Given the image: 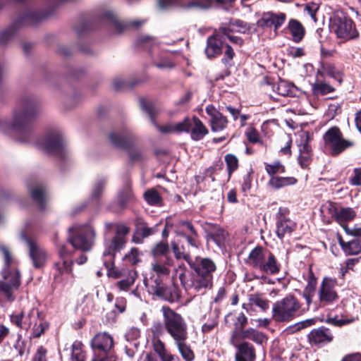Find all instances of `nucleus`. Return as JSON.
I'll return each instance as SVG.
<instances>
[{
  "instance_id": "60",
  "label": "nucleus",
  "mask_w": 361,
  "mask_h": 361,
  "mask_svg": "<svg viewBox=\"0 0 361 361\" xmlns=\"http://www.w3.org/2000/svg\"><path fill=\"white\" fill-rule=\"evenodd\" d=\"M319 9L318 4L315 3H309L307 4L305 6V11L310 16V17L314 20L315 22L317 20L316 19V13Z\"/></svg>"
},
{
  "instance_id": "19",
  "label": "nucleus",
  "mask_w": 361,
  "mask_h": 361,
  "mask_svg": "<svg viewBox=\"0 0 361 361\" xmlns=\"http://www.w3.org/2000/svg\"><path fill=\"white\" fill-rule=\"evenodd\" d=\"M38 317V312L34 308L26 312L23 310L20 313L11 315V322L18 328L27 329Z\"/></svg>"
},
{
  "instance_id": "17",
  "label": "nucleus",
  "mask_w": 361,
  "mask_h": 361,
  "mask_svg": "<svg viewBox=\"0 0 361 361\" xmlns=\"http://www.w3.org/2000/svg\"><path fill=\"white\" fill-rule=\"evenodd\" d=\"M59 260L54 264L56 274L55 280L62 281V276L68 274L72 271L73 260L71 257V252L66 249V246L61 245L59 250Z\"/></svg>"
},
{
  "instance_id": "64",
  "label": "nucleus",
  "mask_w": 361,
  "mask_h": 361,
  "mask_svg": "<svg viewBox=\"0 0 361 361\" xmlns=\"http://www.w3.org/2000/svg\"><path fill=\"white\" fill-rule=\"evenodd\" d=\"M46 355L47 350L43 346H39L33 357L32 361H47Z\"/></svg>"
},
{
  "instance_id": "14",
  "label": "nucleus",
  "mask_w": 361,
  "mask_h": 361,
  "mask_svg": "<svg viewBox=\"0 0 361 361\" xmlns=\"http://www.w3.org/2000/svg\"><path fill=\"white\" fill-rule=\"evenodd\" d=\"M193 269L191 273H186L182 271L179 274V279L181 284L187 288H194L200 290L203 286V259L198 261V264H190Z\"/></svg>"
},
{
  "instance_id": "44",
  "label": "nucleus",
  "mask_w": 361,
  "mask_h": 361,
  "mask_svg": "<svg viewBox=\"0 0 361 361\" xmlns=\"http://www.w3.org/2000/svg\"><path fill=\"white\" fill-rule=\"evenodd\" d=\"M150 288L152 293L156 295L160 298H166L167 288L163 283L161 276H157L153 280V284H152Z\"/></svg>"
},
{
  "instance_id": "5",
  "label": "nucleus",
  "mask_w": 361,
  "mask_h": 361,
  "mask_svg": "<svg viewBox=\"0 0 361 361\" xmlns=\"http://www.w3.org/2000/svg\"><path fill=\"white\" fill-rule=\"evenodd\" d=\"M302 305L293 295H288L272 306V319L276 322H290L301 314Z\"/></svg>"
},
{
  "instance_id": "29",
  "label": "nucleus",
  "mask_w": 361,
  "mask_h": 361,
  "mask_svg": "<svg viewBox=\"0 0 361 361\" xmlns=\"http://www.w3.org/2000/svg\"><path fill=\"white\" fill-rule=\"evenodd\" d=\"M233 333H237L238 341L241 339H250L257 343L262 344L265 340V336L262 333L252 328L243 329L240 332L234 331Z\"/></svg>"
},
{
  "instance_id": "3",
  "label": "nucleus",
  "mask_w": 361,
  "mask_h": 361,
  "mask_svg": "<svg viewBox=\"0 0 361 361\" xmlns=\"http://www.w3.org/2000/svg\"><path fill=\"white\" fill-rule=\"evenodd\" d=\"M140 106L151 120L154 126L163 133H173L190 132L191 137L195 140H200L203 137V126L202 121L197 117L185 118L182 122L176 124L159 126L155 122V115L158 113V108L153 102L145 99H140Z\"/></svg>"
},
{
  "instance_id": "27",
  "label": "nucleus",
  "mask_w": 361,
  "mask_h": 361,
  "mask_svg": "<svg viewBox=\"0 0 361 361\" xmlns=\"http://www.w3.org/2000/svg\"><path fill=\"white\" fill-rule=\"evenodd\" d=\"M316 75L317 77L322 78H324L325 75H329L337 80L339 83L343 80L339 71L336 69L335 66L333 64L326 62L321 63L320 66L317 71Z\"/></svg>"
},
{
  "instance_id": "42",
  "label": "nucleus",
  "mask_w": 361,
  "mask_h": 361,
  "mask_svg": "<svg viewBox=\"0 0 361 361\" xmlns=\"http://www.w3.org/2000/svg\"><path fill=\"white\" fill-rule=\"evenodd\" d=\"M133 195L131 192L130 186L127 184L118 194L117 203L118 206L123 209L126 204L133 200Z\"/></svg>"
},
{
  "instance_id": "30",
  "label": "nucleus",
  "mask_w": 361,
  "mask_h": 361,
  "mask_svg": "<svg viewBox=\"0 0 361 361\" xmlns=\"http://www.w3.org/2000/svg\"><path fill=\"white\" fill-rule=\"evenodd\" d=\"M315 82L312 85V94L314 96H323L334 92L335 88L325 82L322 78L315 76Z\"/></svg>"
},
{
  "instance_id": "15",
  "label": "nucleus",
  "mask_w": 361,
  "mask_h": 361,
  "mask_svg": "<svg viewBox=\"0 0 361 361\" xmlns=\"http://www.w3.org/2000/svg\"><path fill=\"white\" fill-rule=\"evenodd\" d=\"M337 281L335 279L324 277L318 290L319 304L324 307L331 305L338 300V295L336 291Z\"/></svg>"
},
{
  "instance_id": "39",
  "label": "nucleus",
  "mask_w": 361,
  "mask_h": 361,
  "mask_svg": "<svg viewBox=\"0 0 361 361\" xmlns=\"http://www.w3.org/2000/svg\"><path fill=\"white\" fill-rule=\"evenodd\" d=\"M216 270V264L209 258H204V288L212 287L213 273Z\"/></svg>"
},
{
  "instance_id": "46",
  "label": "nucleus",
  "mask_w": 361,
  "mask_h": 361,
  "mask_svg": "<svg viewBox=\"0 0 361 361\" xmlns=\"http://www.w3.org/2000/svg\"><path fill=\"white\" fill-rule=\"evenodd\" d=\"M107 183V179L106 178H100L95 180L91 193V197L92 199L99 198L106 187Z\"/></svg>"
},
{
  "instance_id": "40",
  "label": "nucleus",
  "mask_w": 361,
  "mask_h": 361,
  "mask_svg": "<svg viewBox=\"0 0 361 361\" xmlns=\"http://www.w3.org/2000/svg\"><path fill=\"white\" fill-rule=\"evenodd\" d=\"M288 28L295 42H300L304 37L305 28L298 20L291 19L288 23Z\"/></svg>"
},
{
  "instance_id": "26",
  "label": "nucleus",
  "mask_w": 361,
  "mask_h": 361,
  "mask_svg": "<svg viewBox=\"0 0 361 361\" xmlns=\"http://www.w3.org/2000/svg\"><path fill=\"white\" fill-rule=\"evenodd\" d=\"M267 274H276L280 271V264L276 259L274 255L270 251L267 255L266 258L262 264L259 269Z\"/></svg>"
},
{
  "instance_id": "38",
  "label": "nucleus",
  "mask_w": 361,
  "mask_h": 361,
  "mask_svg": "<svg viewBox=\"0 0 361 361\" xmlns=\"http://www.w3.org/2000/svg\"><path fill=\"white\" fill-rule=\"evenodd\" d=\"M297 180L294 177L273 176L270 178L268 185L274 189H279L286 186L295 184Z\"/></svg>"
},
{
  "instance_id": "41",
  "label": "nucleus",
  "mask_w": 361,
  "mask_h": 361,
  "mask_svg": "<svg viewBox=\"0 0 361 361\" xmlns=\"http://www.w3.org/2000/svg\"><path fill=\"white\" fill-rule=\"evenodd\" d=\"M143 196L145 200L149 205L158 207L162 205V198L154 188H150L146 190Z\"/></svg>"
},
{
  "instance_id": "10",
  "label": "nucleus",
  "mask_w": 361,
  "mask_h": 361,
  "mask_svg": "<svg viewBox=\"0 0 361 361\" xmlns=\"http://www.w3.org/2000/svg\"><path fill=\"white\" fill-rule=\"evenodd\" d=\"M39 146L49 154L63 159L66 153V141L63 133L57 129L47 132L43 139L39 142Z\"/></svg>"
},
{
  "instance_id": "33",
  "label": "nucleus",
  "mask_w": 361,
  "mask_h": 361,
  "mask_svg": "<svg viewBox=\"0 0 361 361\" xmlns=\"http://www.w3.org/2000/svg\"><path fill=\"white\" fill-rule=\"evenodd\" d=\"M295 224L290 219L279 218L276 223V235L279 238H283L290 235L294 230Z\"/></svg>"
},
{
  "instance_id": "43",
  "label": "nucleus",
  "mask_w": 361,
  "mask_h": 361,
  "mask_svg": "<svg viewBox=\"0 0 361 361\" xmlns=\"http://www.w3.org/2000/svg\"><path fill=\"white\" fill-rule=\"evenodd\" d=\"M185 340L186 339H182L180 341H176L175 342L182 357L185 361H192L195 358V355L190 348L185 343Z\"/></svg>"
},
{
  "instance_id": "13",
  "label": "nucleus",
  "mask_w": 361,
  "mask_h": 361,
  "mask_svg": "<svg viewBox=\"0 0 361 361\" xmlns=\"http://www.w3.org/2000/svg\"><path fill=\"white\" fill-rule=\"evenodd\" d=\"M326 147L331 150L332 155H338L347 148L353 145V142L342 137L340 130L336 127L331 128L324 135Z\"/></svg>"
},
{
  "instance_id": "63",
  "label": "nucleus",
  "mask_w": 361,
  "mask_h": 361,
  "mask_svg": "<svg viewBox=\"0 0 361 361\" xmlns=\"http://www.w3.org/2000/svg\"><path fill=\"white\" fill-rule=\"evenodd\" d=\"M312 154H300L298 162L302 168H306L311 162Z\"/></svg>"
},
{
  "instance_id": "34",
  "label": "nucleus",
  "mask_w": 361,
  "mask_h": 361,
  "mask_svg": "<svg viewBox=\"0 0 361 361\" xmlns=\"http://www.w3.org/2000/svg\"><path fill=\"white\" fill-rule=\"evenodd\" d=\"M32 200L37 204L40 209L45 208V203L47 201V190L42 185H35L31 190Z\"/></svg>"
},
{
  "instance_id": "20",
  "label": "nucleus",
  "mask_w": 361,
  "mask_h": 361,
  "mask_svg": "<svg viewBox=\"0 0 361 361\" xmlns=\"http://www.w3.org/2000/svg\"><path fill=\"white\" fill-rule=\"evenodd\" d=\"M207 114L209 118V121L212 130L218 132L224 130L227 125V118L222 115L214 106L209 105L206 108Z\"/></svg>"
},
{
  "instance_id": "58",
  "label": "nucleus",
  "mask_w": 361,
  "mask_h": 361,
  "mask_svg": "<svg viewBox=\"0 0 361 361\" xmlns=\"http://www.w3.org/2000/svg\"><path fill=\"white\" fill-rule=\"evenodd\" d=\"M169 252V245L167 243L161 242L157 243L152 250L154 256L163 255Z\"/></svg>"
},
{
  "instance_id": "31",
  "label": "nucleus",
  "mask_w": 361,
  "mask_h": 361,
  "mask_svg": "<svg viewBox=\"0 0 361 361\" xmlns=\"http://www.w3.org/2000/svg\"><path fill=\"white\" fill-rule=\"evenodd\" d=\"M152 346L154 352L159 355L161 361H176L178 357L169 353L165 347V344L158 338L152 339Z\"/></svg>"
},
{
  "instance_id": "53",
  "label": "nucleus",
  "mask_w": 361,
  "mask_h": 361,
  "mask_svg": "<svg viewBox=\"0 0 361 361\" xmlns=\"http://www.w3.org/2000/svg\"><path fill=\"white\" fill-rule=\"evenodd\" d=\"M124 259L132 265L137 264L140 262V252L137 248L133 247L130 251L125 255Z\"/></svg>"
},
{
  "instance_id": "11",
  "label": "nucleus",
  "mask_w": 361,
  "mask_h": 361,
  "mask_svg": "<svg viewBox=\"0 0 361 361\" xmlns=\"http://www.w3.org/2000/svg\"><path fill=\"white\" fill-rule=\"evenodd\" d=\"M330 28L337 37L343 41L354 39L358 36L353 21L343 13L336 14L331 19Z\"/></svg>"
},
{
  "instance_id": "21",
  "label": "nucleus",
  "mask_w": 361,
  "mask_h": 361,
  "mask_svg": "<svg viewBox=\"0 0 361 361\" xmlns=\"http://www.w3.org/2000/svg\"><path fill=\"white\" fill-rule=\"evenodd\" d=\"M286 16L283 13H274L268 12L264 13L262 18L258 21V24L262 27H274L276 31L285 22Z\"/></svg>"
},
{
  "instance_id": "37",
  "label": "nucleus",
  "mask_w": 361,
  "mask_h": 361,
  "mask_svg": "<svg viewBox=\"0 0 361 361\" xmlns=\"http://www.w3.org/2000/svg\"><path fill=\"white\" fill-rule=\"evenodd\" d=\"M221 42L216 36L207 39V48L204 50L208 58H212L221 52Z\"/></svg>"
},
{
  "instance_id": "48",
  "label": "nucleus",
  "mask_w": 361,
  "mask_h": 361,
  "mask_svg": "<svg viewBox=\"0 0 361 361\" xmlns=\"http://www.w3.org/2000/svg\"><path fill=\"white\" fill-rule=\"evenodd\" d=\"M265 171L271 177L275 176L277 173H283L286 171L285 166L279 161H274L271 164L265 163Z\"/></svg>"
},
{
  "instance_id": "45",
  "label": "nucleus",
  "mask_w": 361,
  "mask_h": 361,
  "mask_svg": "<svg viewBox=\"0 0 361 361\" xmlns=\"http://www.w3.org/2000/svg\"><path fill=\"white\" fill-rule=\"evenodd\" d=\"M85 353L80 342L75 341L72 345V352L70 361H85Z\"/></svg>"
},
{
  "instance_id": "22",
  "label": "nucleus",
  "mask_w": 361,
  "mask_h": 361,
  "mask_svg": "<svg viewBox=\"0 0 361 361\" xmlns=\"http://www.w3.org/2000/svg\"><path fill=\"white\" fill-rule=\"evenodd\" d=\"M204 231L207 233V240L214 242L217 246L221 247L226 240V232L216 226L208 224L204 227Z\"/></svg>"
},
{
  "instance_id": "25",
  "label": "nucleus",
  "mask_w": 361,
  "mask_h": 361,
  "mask_svg": "<svg viewBox=\"0 0 361 361\" xmlns=\"http://www.w3.org/2000/svg\"><path fill=\"white\" fill-rule=\"evenodd\" d=\"M333 336L329 329L319 328L313 329L309 334L310 343L314 344L324 343L331 341Z\"/></svg>"
},
{
  "instance_id": "16",
  "label": "nucleus",
  "mask_w": 361,
  "mask_h": 361,
  "mask_svg": "<svg viewBox=\"0 0 361 361\" xmlns=\"http://www.w3.org/2000/svg\"><path fill=\"white\" fill-rule=\"evenodd\" d=\"M21 238L26 243L29 255L35 268L43 267L47 260V252L37 241L25 235V233H21Z\"/></svg>"
},
{
  "instance_id": "61",
  "label": "nucleus",
  "mask_w": 361,
  "mask_h": 361,
  "mask_svg": "<svg viewBox=\"0 0 361 361\" xmlns=\"http://www.w3.org/2000/svg\"><path fill=\"white\" fill-rule=\"evenodd\" d=\"M247 322V319L245 315L240 312L237 317V322L235 323V331H238V332L241 331L244 329L245 326Z\"/></svg>"
},
{
  "instance_id": "8",
  "label": "nucleus",
  "mask_w": 361,
  "mask_h": 361,
  "mask_svg": "<svg viewBox=\"0 0 361 361\" xmlns=\"http://www.w3.org/2000/svg\"><path fill=\"white\" fill-rule=\"evenodd\" d=\"M44 18L40 13L28 10L20 14L16 20L14 24L6 30L0 32V44H6L14 37L17 27L35 25Z\"/></svg>"
},
{
  "instance_id": "24",
  "label": "nucleus",
  "mask_w": 361,
  "mask_h": 361,
  "mask_svg": "<svg viewBox=\"0 0 361 361\" xmlns=\"http://www.w3.org/2000/svg\"><path fill=\"white\" fill-rule=\"evenodd\" d=\"M269 251L261 247H255L249 254L247 264L255 269H259Z\"/></svg>"
},
{
  "instance_id": "7",
  "label": "nucleus",
  "mask_w": 361,
  "mask_h": 361,
  "mask_svg": "<svg viewBox=\"0 0 361 361\" xmlns=\"http://www.w3.org/2000/svg\"><path fill=\"white\" fill-rule=\"evenodd\" d=\"M94 352L92 361H116L117 357L114 351V340L106 332L96 334L91 341Z\"/></svg>"
},
{
  "instance_id": "62",
  "label": "nucleus",
  "mask_w": 361,
  "mask_h": 361,
  "mask_svg": "<svg viewBox=\"0 0 361 361\" xmlns=\"http://www.w3.org/2000/svg\"><path fill=\"white\" fill-rule=\"evenodd\" d=\"M154 64L159 69H171L174 67V63L168 59H163L159 61H154Z\"/></svg>"
},
{
  "instance_id": "52",
  "label": "nucleus",
  "mask_w": 361,
  "mask_h": 361,
  "mask_svg": "<svg viewBox=\"0 0 361 361\" xmlns=\"http://www.w3.org/2000/svg\"><path fill=\"white\" fill-rule=\"evenodd\" d=\"M225 161L226 163L228 174L231 175L238 167V159L232 154H228L225 156Z\"/></svg>"
},
{
  "instance_id": "50",
  "label": "nucleus",
  "mask_w": 361,
  "mask_h": 361,
  "mask_svg": "<svg viewBox=\"0 0 361 361\" xmlns=\"http://www.w3.org/2000/svg\"><path fill=\"white\" fill-rule=\"evenodd\" d=\"M137 276L136 271L132 270L126 279L117 282L118 287L122 290H127L135 282Z\"/></svg>"
},
{
  "instance_id": "6",
  "label": "nucleus",
  "mask_w": 361,
  "mask_h": 361,
  "mask_svg": "<svg viewBox=\"0 0 361 361\" xmlns=\"http://www.w3.org/2000/svg\"><path fill=\"white\" fill-rule=\"evenodd\" d=\"M68 232V241L74 248L87 252L93 247L95 233L90 225H75L69 228Z\"/></svg>"
},
{
  "instance_id": "23",
  "label": "nucleus",
  "mask_w": 361,
  "mask_h": 361,
  "mask_svg": "<svg viewBox=\"0 0 361 361\" xmlns=\"http://www.w3.org/2000/svg\"><path fill=\"white\" fill-rule=\"evenodd\" d=\"M269 251L261 247H255L249 254L247 264L255 269H259Z\"/></svg>"
},
{
  "instance_id": "56",
  "label": "nucleus",
  "mask_w": 361,
  "mask_h": 361,
  "mask_svg": "<svg viewBox=\"0 0 361 361\" xmlns=\"http://www.w3.org/2000/svg\"><path fill=\"white\" fill-rule=\"evenodd\" d=\"M293 86L288 84L286 81H280L276 87V91L278 94L282 96H288L291 93V88Z\"/></svg>"
},
{
  "instance_id": "54",
  "label": "nucleus",
  "mask_w": 361,
  "mask_h": 361,
  "mask_svg": "<svg viewBox=\"0 0 361 361\" xmlns=\"http://www.w3.org/2000/svg\"><path fill=\"white\" fill-rule=\"evenodd\" d=\"M235 56L233 48L226 44L225 46L224 56L222 59V62L226 66H231L233 65L232 60Z\"/></svg>"
},
{
  "instance_id": "35",
  "label": "nucleus",
  "mask_w": 361,
  "mask_h": 361,
  "mask_svg": "<svg viewBox=\"0 0 361 361\" xmlns=\"http://www.w3.org/2000/svg\"><path fill=\"white\" fill-rule=\"evenodd\" d=\"M172 262L173 260L169 258H166L164 262L156 260L152 264V269L159 276H169Z\"/></svg>"
},
{
  "instance_id": "49",
  "label": "nucleus",
  "mask_w": 361,
  "mask_h": 361,
  "mask_svg": "<svg viewBox=\"0 0 361 361\" xmlns=\"http://www.w3.org/2000/svg\"><path fill=\"white\" fill-rule=\"evenodd\" d=\"M34 322L35 325L32 329V335L35 338H39L48 328V324L45 321L39 318V315L38 317H37V319L34 321Z\"/></svg>"
},
{
  "instance_id": "18",
  "label": "nucleus",
  "mask_w": 361,
  "mask_h": 361,
  "mask_svg": "<svg viewBox=\"0 0 361 361\" xmlns=\"http://www.w3.org/2000/svg\"><path fill=\"white\" fill-rule=\"evenodd\" d=\"M231 342L238 349L235 361H254L255 360V353L252 345L247 342L238 343L237 333H233Z\"/></svg>"
},
{
  "instance_id": "2",
  "label": "nucleus",
  "mask_w": 361,
  "mask_h": 361,
  "mask_svg": "<svg viewBox=\"0 0 361 361\" xmlns=\"http://www.w3.org/2000/svg\"><path fill=\"white\" fill-rule=\"evenodd\" d=\"M0 257L4 261L2 280L0 281V305H2L3 302H11L15 300V293L20 285V275L11 249L1 243Z\"/></svg>"
},
{
  "instance_id": "51",
  "label": "nucleus",
  "mask_w": 361,
  "mask_h": 361,
  "mask_svg": "<svg viewBox=\"0 0 361 361\" xmlns=\"http://www.w3.org/2000/svg\"><path fill=\"white\" fill-rule=\"evenodd\" d=\"M309 140L310 136L307 133H304L300 135V140L298 144L300 154H312Z\"/></svg>"
},
{
  "instance_id": "36",
  "label": "nucleus",
  "mask_w": 361,
  "mask_h": 361,
  "mask_svg": "<svg viewBox=\"0 0 361 361\" xmlns=\"http://www.w3.org/2000/svg\"><path fill=\"white\" fill-rule=\"evenodd\" d=\"M356 212L350 207L341 208L338 210L335 220L344 228L346 222L355 219Z\"/></svg>"
},
{
  "instance_id": "12",
  "label": "nucleus",
  "mask_w": 361,
  "mask_h": 361,
  "mask_svg": "<svg viewBox=\"0 0 361 361\" xmlns=\"http://www.w3.org/2000/svg\"><path fill=\"white\" fill-rule=\"evenodd\" d=\"M129 229L125 226H119L117 228L116 236L106 244V247L104 251L103 256L106 258L104 259V264L108 270H110L114 265V258L115 253L119 251L124 245L125 235L128 234Z\"/></svg>"
},
{
  "instance_id": "57",
  "label": "nucleus",
  "mask_w": 361,
  "mask_h": 361,
  "mask_svg": "<svg viewBox=\"0 0 361 361\" xmlns=\"http://www.w3.org/2000/svg\"><path fill=\"white\" fill-rule=\"evenodd\" d=\"M245 134L250 142L257 143L260 142L259 134L255 128L249 127Z\"/></svg>"
},
{
  "instance_id": "1",
  "label": "nucleus",
  "mask_w": 361,
  "mask_h": 361,
  "mask_svg": "<svg viewBox=\"0 0 361 361\" xmlns=\"http://www.w3.org/2000/svg\"><path fill=\"white\" fill-rule=\"evenodd\" d=\"M40 113L38 98L32 94L23 95L13 111L11 121L0 118V131L7 134L13 130L18 141L29 142L32 137L33 121Z\"/></svg>"
},
{
  "instance_id": "59",
  "label": "nucleus",
  "mask_w": 361,
  "mask_h": 361,
  "mask_svg": "<svg viewBox=\"0 0 361 361\" xmlns=\"http://www.w3.org/2000/svg\"><path fill=\"white\" fill-rule=\"evenodd\" d=\"M183 8L190 11H200L203 8L202 0H190L188 3L184 4Z\"/></svg>"
},
{
  "instance_id": "55",
  "label": "nucleus",
  "mask_w": 361,
  "mask_h": 361,
  "mask_svg": "<svg viewBox=\"0 0 361 361\" xmlns=\"http://www.w3.org/2000/svg\"><path fill=\"white\" fill-rule=\"evenodd\" d=\"M354 321V319H343L339 318L338 316L335 317H329L326 319V322L328 324L336 326H341L345 324H350Z\"/></svg>"
},
{
  "instance_id": "47",
  "label": "nucleus",
  "mask_w": 361,
  "mask_h": 361,
  "mask_svg": "<svg viewBox=\"0 0 361 361\" xmlns=\"http://www.w3.org/2000/svg\"><path fill=\"white\" fill-rule=\"evenodd\" d=\"M338 209L336 208V204L331 202H326L321 207L320 212L324 217L328 219H336Z\"/></svg>"
},
{
  "instance_id": "4",
  "label": "nucleus",
  "mask_w": 361,
  "mask_h": 361,
  "mask_svg": "<svg viewBox=\"0 0 361 361\" xmlns=\"http://www.w3.org/2000/svg\"><path fill=\"white\" fill-rule=\"evenodd\" d=\"M109 139L115 147L126 150L132 161L142 159V151L135 145V136L128 127L123 126L121 129L112 131L109 135Z\"/></svg>"
},
{
  "instance_id": "32",
  "label": "nucleus",
  "mask_w": 361,
  "mask_h": 361,
  "mask_svg": "<svg viewBox=\"0 0 361 361\" xmlns=\"http://www.w3.org/2000/svg\"><path fill=\"white\" fill-rule=\"evenodd\" d=\"M220 29L224 35L231 32L245 33L250 29V25L240 20H231L228 25L225 23Z\"/></svg>"
},
{
  "instance_id": "9",
  "label": "nucleus",
  "mask_w": 361,
  "mask_h": 361,
  "mask_svg": "<svg viewBox=\"0 0 361 361\" xmlns=\"http://www.w3.org/2000/svg\"><path fill=\"white\" fill-rule=\"evenodd\" d=\"M161 311L166 331L174 341L187 339L186 325L181 316L166 306L162 307Z\"/></svg>"
},
{
  "instance_id": "28",
  "label": "nucleus",
  "mask_w": 361,
  "mask_h": 361,
  "mask_svg": "<svg viewBox=\"0 0 361 361\" xmlns=\"http://www.w3.org/2000/svg\"><path fill=\"white\" fill-rule=\"evenodd\" d=\"M338 243L346 255H355L361 252V242L359 239L344 241L341 236H339Z\"/></svg>"
}]
</instances>
